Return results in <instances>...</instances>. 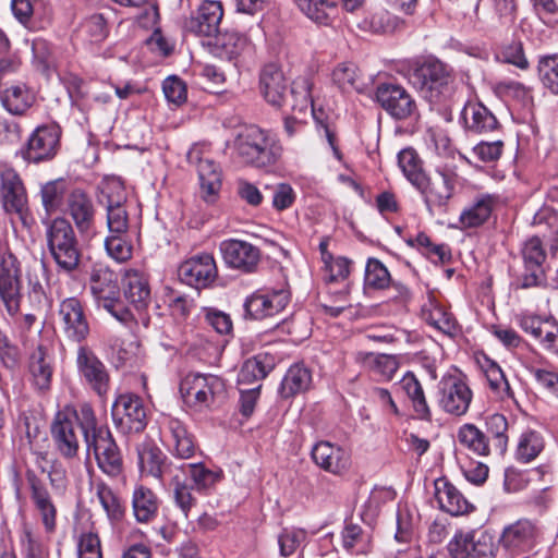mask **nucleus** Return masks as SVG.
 <instances>
[{
    "label": "nucleus",
    "instance_id": "62",
    "mask_svg": "<svg viewBox=\"0 0 558 558\" xmlns=\"http://www.w3.org/2000/svg\"><path fill=\"white\" fill-rule=\"evenodd\" d=\"M306 541V532L302 529H284L278 535L280 554L289 557L298 551Z\"/></svg>",
    "mask_w": 558,
    "mask_h": 558
},
{
    "label": "nucleus",
    "instance_id": "37",
    "mask_svg": "<svg viewBox=\"0 0 558 558\" xmlns=\"http://www.w3.org/2000/svg\"><path fill=\"white\" fill-rule=\"evenodd\" d=\"M422 318L435 329L448 336H453L458 331L456 318L441 305L433 295H428L427 301L422 305Z\"/></svg>",
    "mask_w": 558,
    "mask_h": 558
},
{
    "label": "nucleus",
    "instance_id": "17",
    "mask_svg": "<svg viewBox=\"0 0 558 558\" xmlns=\"http://www.w3.org/2000/svg\"><path fill=\"white\" fill-rule=\"evenodd\" d=\"M290 301V292L284 289H259L246 298L244 310L253 319L275 316L286 308Z\"/></svg>",
    "mask_w": 558,
    "mask_h": 558
},
{
    "label": "nucleus",
    "instance_id": "32",
    "mask_svg": "<svg viewBox=\"0 0 558 558\" xmlns=\"http://www.w3.org/2000/svg\"><path fill=\"white\" fill-rule=\"evenodd\" d=\"M475 361L494 398L500 401L513 399V391L499 364L484 353L476 354Z\"/></svg>",
    "mask_w": 558,
    "mask_h": 558
},
{
    "label": "nucleus",
    "instance_id": "35",
    "mask_svg": "<svg viewBox=\"0 0 558 558\" xmlns=\"http://www.w3.org/2000/svg\"><path fill=\"white\" fill-rule=\"evenodd\" d=\"M461 118L465 129L473 133H487L498 128L496 117L482 102H466L462 110Z\"/></svg>",
    "mask_w": 558,
    "mask_h": 558
},
{
    "label": "nucleus",
    "instance_id": "27",
    "mask_svg": "<svg viewBox=\"0 0 558 558\" xmlns=\"http://www.w3.org/2000/svg\"><path fill=\"white\" fill-rule=\"evenodd\" d=\"M31 500L47 533H52L57 525V507L46 485L34 474H27Z\"/></svg>",
    "mask_w": 558,
    "mask_h": 558
},
{
    "label": "nucleus",
    "instance_id": "54",
    "mask_svg": "<svg viewBox=\"0 0 558 558\" xmlns=\"http://www.w3.org/2000/svg\"><path fill=\"white\" fill-rule=\"evenodd\" d=\"M390 282L391 277L385 265L377 258H369L365 267V288L371 290H383L388 288Z\"/></svg>",
    "mask_w": 558,
    "mask_h": 558
},
{
    "label": "nucleus",
    "instance_id": "18",
    "mask_svg": "<svg viewBox=\"0 0 558 558\" xmlns=\"http://www.w3.org/2000/svg\"><path fill=\"white\" fill-rule=\"evenodd\" d=\"M524 274L520 278L521 288L538 287L545 280L544 262L546 252L542 240L534 235L526 239L521 247Z\"/></svg>",
    "mask_w": 558,
    "mask_h": 558
},
{
    "label": "nucleus",
    "instance_id": "34",
    "mask_svg": "<svg viewBox=\"0 0 558 558\" xmlns=\"http://www.w3.org/2000/svg\"><path fill=\"white\" fill-rule=\"evenodd\" d=\"M123 294L136 310H144L150 302V287L147 277L135 269H128L122 279Z\"/></svg>",
    "mask_w": 558,
    "mask_h": 558
},
{
    "label": "nucleus",
    "instance_id": "28",
    "mask_svg": "<svg viewBox=\"0 0 558 558\" xmlns=\"http://www.w3.org/2000/svg\"><path fill=\"white\" fill-rule=\"evenodd\" d=\"M137 457L141 473L154 476L161 482L169 480L179 471L178 466L166 463V456L154 444H141L137 448Z\"/></svg>",
    "mask_w": 558,
    "mask_h": 558
},
{
    "label": "nucleus",
    "instance_id": "1",
    "mask_svg": "<svg viewBox=\"0 0 558 558\" xmlns=\"http://www.w3.org/2000/svg\"><path fill=\"white\" fill-rule=\"evenodd\" d=\"M95 423L94 410L87 403L82 404L78 409L65 405L59 410L51 425V435L61 456L64 458L75 457L80 448L78 430L87 444Z\"/></svg>",
    "mask_w": 558,
    "mask_h": 558
},
{
    "label": "nucleus",
    "instance_id": "15",
    "mask_svg": "<svg viewBox=\"0 0 558 558\" xmlns=\"http://www.w3.org/2000/svg\"><path fill=\"white\" fill-rule=\"evenodd\" d=\"M186 158L189 163L197 169L202 198L207 203H215L221 189L219 166L205 156L198 145H194L187 151Z\"/></svg>",
    "mask_w": 558,
    "mask_h": 558
},
{
    "label": "nucleus",
    "instance_id": "60",
    "mask_svg": "<svg viewBox=\"0 0 558 558\" xmlns=\"http://www.w3.org/2000/svg\"><path fill=\"white\" fill-rule=\"evenodd\" d=\"M100 203L107 205H121L126 203V193L122 181L110 177L102 180L100 184Z\"/></svg>",
    "mask_w": 558,
    "mask_h": 558
},
{
    "label": "nucleus",
    "instance_id": "25",
    "mask_svg": "<svg viewBox=\"0 0 558 558\" xmlns=\"http://www.w3.org/2000/svg\"><path fill=\"white\" fill-rule=\"evenodd\" d=\"M314 463L333 475L345 473L351 465L350 453L329 441H318L311 452Z\"/></svg>",
    "mask_w": 558,
    "mask_h": 558
},
{
    "label": "nucleus",
    "instance_id": "29",
    "mask_svg": "<svg viewBox=\"0 0 558 558\" xmlns=\"http://www.w3.org/2000/svg\"><path fill=\"white\" fill-rule=\"evenodd\" d=\"M161 435L165 445L177 458L190 459L194 456L196 447L179 420L165 418Z\"/></svg>",
    "mask_w": 558,
    "mask_h": 558
},
{
    "label": "nucleus",
    "instance_id": "57",
    "mask_svg": "<svg viewBox=\"0 0 558 558\" xmlns=\"http://www.w3.org/2000/svg\"><path fill=\"white\" fill-rule=\"evenodd\" d=\"M487 433L494 440V447L499 454H504L508 446V422L502 414H492L486 420Z\"/></svg>",
    "mask_w": 558,
    "mask_h": 558
},
{
    "label": "nucleus",
    "instance_id": "31",
    "mask_svg": "<svg viewBox=\"0 0 558 558\" xmlns=\"http://www.w3.org/2000/svg\"><path fill=\"white\" fill-rule=\"evenodd\" d=\"M222 16L223 9L220 1H203L195 14L191 17L189 28L201 36H217Z\"/></svg>",
    "mask_w": 558,
    "mask_h": 558
},
{
    "label": "nucleus",
    "instance_id": "36",
    "mask_svg": "<svg viewBox=\"0 0 558 558\" xmlns=\"http://www.w3.org/2000/svg\"><path fill=\"white\" fill-rule=\"evenodd\" d=\"M435 499L439 508L451 515L468 513L472 508L462 494L444 478L435 481Z\"/></svg>",
    "mask_w": 558,
    "mask_h": 558
},
{
    "label": "nucleus",
    "instance_id": "21",
    "mask_svg": "<svg viewBox=\"0 0 558 558\" xmlns=\"http://www.w3.org/2000/svg\"><path fill=\"white\" fill-rule=\"evenodd\" d=\"M219 251L228 267L244 272L255 270L260 253L253 244L236 239H228L219 244Z\"/></svg>",
    "mask_w": 558,
    "mask_h": 558
},
{
    "label": "nucleus",
    "instance_id": "10",
    "mask_svg": "<svg viewBox=\"0 0 558 558\" xmlns=\"http://www.w3.org/2000/svg\"><path fill=\"white\" fill-rule=\"evenodd\" d=\"M87 438V450L93 451L98 466L109 476H118L122 472L120 450L107 427L94 425V430Z\"/></svg>",
    "mask_w": 558,
    "mask_h": 558
},
{
    "label": "nucleus",
    "instance_id": "24",
    "mask_svg": "<svg viewBox=\"0 0 558 558\" xmlns=\"http://www.w3.org/2000/svg\"><path fill=\"white\" fill-rule=\"evenodd\" d=\"M376 99L396 119H407L415 110V102L401 86L383 84L377 87Z\"/></svg>",
    "mask_w": 558,
    "mask_h": 558
},
{
    "label": "nucleus",
    "instance_id": "4",
    "mask_svg": "<svg viewBox=\"0 0 558 558\" xmlns=\"http://www.w3.org/2000/svg\"><path fill=\"white\" fill-rule=\"evenodd\" d=\"M21 277V263L10 247L7 233L0 232V299L11 316L20 311Z\"/></svg>",
    "mask_w": 558,
    "mask_h": 558
},
{
    "label": "nucleus",
    "instance_id": "55",
    "mask_svg": "<svg viewBox=\"0 0 558 558\" xmlns=\"http://www.w3.org/2000/svg\"><path fill=\"white\" fill-rule=\"evenodd\" d=\"M108 255L118 263L128 262L133 254V245L128 233H109L105 240Z\"/></svg>",
    "mask_w": 558,
    "mask_h": 558
},
{
    "label": "nucleus",
    "instance_id": "19",
    "mask_svg": "<svg viewBox=\"0 0 558 558\" xmlns=\"http://www.w3.org/2000/svg\"><path fill=\"white\" fill-rule=\"evenodd\" d=\"M88 284L98 306L112 307V302L120 298L118 275L105 264L96 263L92 266Z\"/></svg>",
    "mask_w": 558,
    "mask_h": 558
},
{
    "label": "nucleus",
    "instance_id": "42",
    "mask_svg": "<svg viewBox=\"0 0 558 558\" xmlns=\"http://www.w3.org/2000/svg\"><path fill=\"white\" fill-rule=\"evenodd\" d=\"M331 81L343 93H362L366 86L357 66L351 62L337 64L331 72Z\"/></svg>",
    "mask_w": 558,
    "mask_h": 558
},
{
    "label": "nucleus",
    "instance_id": "22",
    "mask_svg": "<svg viewBox=\"0 0 558 558\" xmlns=\"http://www.w3.org/2000/svg\"><path fill=\"white\" fill-rule=\"evenodd\" d=\"M178 276L191 287H208L217 277V266L214 256L204 253L189 258L180 265Z\"/></svg>",
    "mask_w": 558,
    "mask_h": 558
},
{
    "label": "nucleus",
    "instance_id": "11",
    "mask_svg": "<svg viewBox=\"0 0 558 558\" xmlns=\"http://www.w3.org/2000/svg\"><path fill=\"white\" fill-rule=\"evenodd\" d=\"M314 82L311 75H301L293 80L290 89V96L288 95V102L286 106H289L291 110L298 111L300 113L306 112L311 110L314 119L320 124V128L324 132V135L330 145L333 155L337 159H341V154L336 146V136L328 124L318 120L315 108H314V95H313Z\"/></svg>",
    "mask_w": 558,
    "mask_h": 558
},
{
    "label": "nucleus",
    "instance_id": "13",
    "mask_svg": "<svg viewBox=\"0 0 558 558\" xmlns=\"http://www.w3.org/2000/svg\"><path fill=\"white\" fill-rule=\"evenodd\" d=\"M76 368L81 381L99 397L108 393L110 388V374L105 363L93 350L81 345L76 354Z\"/></svg>",
    "mask_w": 558,
    "mask_h": 558
},
{
    "label": "nucleus",
    "instance_id": "43",
    "mask_svg": "<svg viewBox=\"0 0 558 558\" xmlns=\"http://www.w3.org/2000/svg\"><path fill=\"white\" fill-rule=\"evenodd\" d=\"M3 107L12 114H23L32 107L34 94L24 84L12 85L0 92Z\"/></svg>",
    "mask_w": 558,
    "mask_h": 558
},
{
    "label": "nucleus",
    "instance_id": "26",
    "mask_svg": "<svg viewBox=\"0 0 558 558\" xmlns=\"http://www.w3.org/2000/svg\"><path fill=\"white\" fill-rule=\"evenodd\" d=\"M259 92L263 98L272 107L281 108L288 102L286 77L277 64L269 63L262 69Z\"/></svg>",
    "mask_w": 558,
    "mask_h": 558
},
{
    "label": "nucleus",
    "instance_id": "30",
    "mask_svg": "<svg viewBox=\"0 0 558 558\" xmlns=\"http://www.w3.org/2000/svg\"><path fill=\"white\" fill-rule=\"evenodd\" d=\"M536 530L529 520H519L504 529L500 543L509 554L526 553L534 547Z\"/></svg>",
    "mask_w": 558,
    "mask_h": 558
},
{
    "label": "nucleus",
    "instance_id": "33",
    "mask_svg": "<svg viewBox=\"0 0 558 558\" xmlns=\"http://www.w3.org/2000/svg\"><path fill=\"white\" fill-rule=\"evenodd\" d=\"M53 350L49 343L40 342L29 357V372L35 387L41 391L50 388L53 374Z\"/></svg>",
    "mask_w": 558,
    "mask_h": 558
},
{
    "label": "nucleus",
    "instance_id": "9",
    "mask_svg": "<svg viewBox=\"0 0 558 558\" xmlns=\"http://www.w3.org/2000/svg\"><path fill=\"white\" fill-rule=\"evenodd\" d=\"M447 550L452 558H496L498 546L487 531H457Z\"/></svg>",
    "mask_w": 558,
    "mask_h": 558
},
{
    "label": "nucleus",
    "instance_id": "39",
    "mask_svg": "<svg viewBox=\"0 0 558 558\" xmlns=\"http://www.w3.org/2000/svg\"><path fill=\"white\" fill-rule=\"evenodd\" d=\"M132 511L138 523H149L158 514L159 499L150 488L137 484L132 493Z\"/></svg>",
    "mask_w": 558,
    "mask_h": 558
},
{
    "label": "nucleus",
    "instance_id": "46",
    "mask_svg": "<svg viewBox=\"0 0 558 558\" xmlns=\"http://www.w3.org/2000/svg\"><path fill=\"white\" fill-rule=\"evenodd\" d=\"M400 385L409 399L412 401L413 409L422 420L430 418V410L427 404L423 387L415 375L408 372L401 379Z\"/></svg>",
    "mask_w": 558,
    "mask_h": 558
},
{
    "label": "nucleus",
    "instance_id": "50",
    "mask_svg": "<svg viewBox=\"0 0 558 558\" xmlns=\"http://www.w3.org/2000/svg\"><path fill=\"white\" fill-rule=\"evenodd\" d=\"M66 193V183L62 179L52 180L41 185L40 199L47 215L60 210Z\"/></svg>",
    "mask_w": 558,
    "mask_h": 558
},
{
    "label": "nucleus",
    "instance_id": "3",
    "mask_svg": "<svg viewBox=\"0 0 558 558\" xmlns=\"http://www.w3.org/2000/svg\"><path fill=\"white\" fill-rule=\"evenodd\" d=\"M47 248L58 269L74 272L82 258L78 239L72 223L64 217H56L46 223Z\"/></svg>",
    "mask_w": 558,
    "mask_h": 558
},
{
    "label": "nucleus",
    "instance_id": "41",
    "mask_svg": "<svg viewBox=\"0 0 558 558\" xmlns=\"http://www.w3.org/2000/svg\"><path fill=\"white\" fill-rule=\"evenodd\" d=\"M312 384V375L308 368L301 364L292 365L286 373L279 393L282 398H290L306 391Z\"/></svg>",
    "mask_w": 558,
    "mask_h": 558
},
{
    "label": "nucleus",
    "instance_id": "8",
    "mask_svg": "<svg viewBox=\"0 0 558 558\" xmlns=\"http://www.w3.org/2000/svg\"><path fill=\"white\" fill-rule=\"evenodd\" d=\"M425 184L416 187L422 192L429 210H442L453 196L459 182L457 166L442 163L435 168L430 175L425 174Z\"/></svg>",
    "mask_w": 558,
    "mask_h": 558
},
{
    "label": "nucleus",
    "instance_id": "20",
    "mask_svg": "<svg viewBox=\"0 0 558 558\" xmlns=\"http://www.w3.org/2000/svg\"><path fill=\"white\" fill-rule=\"evenodd\" d=\"M60 132L57 126H38L27 141L23 157L31 162H41L54 157L58 150Z\"/></svg>",
    "mask_w": 558,
    "mask_h": 558
},
{
    "label": "nucleus",
    "instance_id": "64",
    "mask_svg": "<svg viewBox=\"0 0 558 558\" xmlns=\"http://www.w3.org/2000/svg\"><path fill=\"white\" fill-rule=\"evenodd\" d=\"M77 558H102L101 543L97 533L89 531L80 535Z\"/></svg>",
    "mask_w": 558,
    "mask_h": 558
},
{
    "label": "nucleus",
    "instance_id": "16",
    "mask_svg": "<svg viewBox=\"0 0 558 558\" xmlns=\"http://www.w3.org/2000/svg\"><path fill=\"white\" fill-rule=\"evenodd\" d=\"M112 418L124 434L142 432L146 426V410L142 399L133 393L119 396L112 405Z\"/></svg>",
    "mask_w": 558,
    "mask_h": 558
},
{
    "label": "nucleus",
    "instance_id": "56",
    "mask_svg": "<svg viewBox=\"0 0 558 558\" xmlns=\"http://www.w3.org/2000/svg\"><path fill=\"white\" fill-rule=\"evenodd\" d=\"M544 449V439L542 435L535 430H526L522 433L517 456L518 459L523 462H530L534 460Z\"/></svg>",
    "mask_w": 558,
    "mask_h": 558
},
{
    "label": "nucleus",
    "instance_id": "53",
    "mask_svg": "<svg viewBox=\"0 0 558 558\" xmlns=\"http://www.w3.org/2000/svg\"><path fill=\"white\" fill-rule=\"evenodd\" d=\"M299 9L312 21L328 24L330 12L335 11V0H294Z\"/></svg>",
    "mask_w": 558,
    "mask_h": 558
},
{
    "label": "nucleus",
    "instance_id": "61",
    "mask_svg": "<svg viewBox=\"0 0 558 558\" xmlns=\"http://www.w3.org/2000/svg\"><path fill=\"white\" fill-rule=\"evenodd\" d=\"M114 2L125 5L142 8V12L137 15L138 24L144 28H153L157 25L159 13L156 4L151 0H113Z\"/></svg>",
    "mask_w": 558,
    "mask_h": 558
},
{
    "label": "nucleus",
    "instance_id": "52",
    "mask_svg": "<svg viewBox=\"0 0 558 558\" xmlns=\"http://www.w3.org/2000/svg\"><path fill=\"white\" fill-rule=\"evenodd\" d=\"M20 548L23 558H48L49 551L47 546L40 541L38 534L33 529L24 524L20 532Z\"/></svg>",
    "mask_w": 558,
    "mask_h": 558
},
{
    "label": "nucleus",
    "instance_id": "14",
    "mask_svg": "<svg viewBox=\"0 0 558 558\" xmlns=\"http://www.w3.org/2000/svg\"><path fill=\"white\" fill-rule=\"evenodd\" d=\"M65 213L82 238L96 234V207L92 197L82 189L72 190L65 198Z\"/></svg>",
    "mask_w": 558,
    "mask_h": 558
},
{
    "label": "nucleus",
    "instance_id": "44",
    "mask_svg": "<svg viewBox=\"0 0 558 558\" xmlns=\"http://www.w3.org/2000/svg\"><path fill=\"white\" fill-rule=\"evenodd\" d=\"M216 45L221 49V56L229 60H236L253 51L250 39L235 31L220 34L217 37Z\"/></svg>",
    "mask_w": 558,
    "mask_h": 558
},
{
    "label": "nucleus",
    "instance_id": "23",
    "mask_svg": "<svg viewBox=\"0 0 558 558\" xmlns=\"http://www.w3.org/2000/svg\"><path fill=\"white\" fill-rule=\"evenodd\" d=\"M59 317L65 336L75 341H83L89 333V325L80 300L68 298L59 307Z\"/></svg>",
    "mask_w": 558,
    "mask_h": 558
},
{
    "label": "nucleus",
    "instance_id": "58",
    "mask_svg": "<svg viewBox=\"0 0 558 558\" xmlns=\"http://www.w3.org/2000/svg\"><path fill=\"white\" fill-rule=\"evenodd\" d=\"M168 481L169 484L173 486L174 501L186 518L190 510L196 504V499L192 495V488L184 482V477L178 472L172 474Z\"/></svg>",
    "mask_w": 558,
    "mask_h": 558
},
{
    "label": "nucleus",
    "instance_id": "63",
    "mask_svg": "<svg viewBox=\"0 0 558 558\" xmlns=\"http://www.w3.org/2000/svg\"><path fill=\"white\" fill-rule=\"evenodd\" d=\"M269 367H266L260 356L246 360L238 375V384L246 385L262 380L267 376Z\"/></svg>",
    "mask_w": 558,
    "mask_h": 558
},
{
    "label": "nucleus",
    "instance_id": "2",
    "mask_svg": "<svg viewBox=\"0 0 558 558\" xmlns=\"http://www.w3.org/2000/svg\"><path fill=\"white\" fill-rule=\"evenodd\" d=\"M233 148L242 162L256 168L275 165L281 155V146L276 136L255 124L238 130Z\"/></svg>",
    "mask_w": 558,
    "mask_h": 558
},
{
    "label": "nucleus",
    "instance_id": "6",
    "mask_svg": "<svg viewBox=\"0 0 558 558\" xmlns=\"http://www.w3.org/2000/svg\"><path fill=\"white\" fill-rule=\"evenodd\" d=\"M225 390L221 378L211 374H187L180 384L183 402L190 409L202 412L209 409Z\"/></svg>",
    "mask_w": 558,
    "mask_h": 558
},
{
    "label": "nucleus",
    "instance_id": "45",
    "mask_svg": "<svg viewBox=\"0 0 558 558\" xmlns=\"http://www.w3.org/2000/svg\"><path fill=\"white\" fill-rule=\"evenodd\" d=\"M178 473L185 478L190 475L197 490H204L213 487L221 481L223 474L221 470H210L203 463H185L178 466Z\"/></svg>",
    "mask_w": 558,
    "mask_h": 558
},
{
    "label": "nucleus",
    "instance_id": "59",
    "mask_svg": "<svg viewBox=\"0 0 558 558\" xmlns=\"http://www.w3.org/2000/svg\"><path fill=\"white\" fill-rule=\"evenodd\" d=\"M537 69L543 86L551 94L558 95V54L541 58Z\"/></svg>",
    "mask_w": 558,
    "mask_h": 558
},
{
    "label": "nucleus",
    "instance_id": "7",
    "mask_svg": "<svg viewBox=\"0 0 558 558\" xmlns=\"http://www.w3.org/2000/svg\"><path fill=\"white\" fill-rule=\"evenodd\" d=\"M411 83L430 102H439L451 89L452 77L447 66L436 59L425 60L411 74Z\"/></svg>",
    "mask_w": 558,
    "mask_h": 558
},
{
    "label": "nucleus",
    "instance_id": "49",
    "mask_svg": "<svg viewBox=\"0 0 558 558\" xmlns=\"http://www.w3.org/2000/svg\"><path fill=\"white\" fill-rule=\"evenodd\" d=\"M398 165L405 178L415 187H421L425 184V172L422 169L421 160L414 149H402L398 155Z\"/></svg>",
    "mask_w": 558,
    "mask_h": 558
},
{
    "label": "nucleus",
    "instance_id": "48",
    "mask_svg": "<svg viewBox=\"0 0 558 558\" xmlns=\"http://www.w3.org/2000/svg\"><path fill=\"white\" fill-rule=\"evenodd\" d=\"M458 441L477 456H488L490 452L487 436L475 425L464 424L457 434Z\"/></svg>",
    "mask_w": 558,
    "mask_h": 558
},
{
    "label": "nucleus",
    "instance_id": "12",
    "mask_svg": "<svg viewBox=\"0 0 558 558\" xmlns=\"http://www.w3.org/2000/svg\"><path fill=\"white\" fill-rule=\"evenodd\" d=\"M472 398L471 388L460 375H446L438 383V405L450 415H464L470 408Z\"/></svg>",
    "mask_w": 558,
    "mask_h": 558
},
{
    "label": "nucleus",
    "instance_id": "5",
    "mask_svg": "<svg viewBox=\"0 0 558 558\" xmlns=\"http://www.w3.org/2000/svg\"><path fill=\"white\" fill-rule=\"evenodd\" d=\"M0 201L5 214L11 218L14 227V217L24 226H28L29 209L25 185L20 174L11 167L0 168Z\"/></svg>",
    "mask_w": 558,
    "mask_h": 558
},
{
    "label": "nucleus",
    "instance_id": "40",
    "mask_svg": "<svg viewBox=\"0 0 558 558\" xmlns=\"http://www.w3.org/2000/svg\"><path fill=\"white\" fill-rule=\"evenodd\" d=\"M341 537L343 548L352 555H366L373 548L371 531L360 524L347 523L342 530Z\"/></svg>",
    "mask_w": 558,
    "mask_h": 558
},
{
    "label": "nucleus",
    "instance_id": "38",
    "mask_svg": "<svg viewBox=\"0 0 558 558\" xmlns=\"http://www.w3.org/2000/svg\"><path fill=\"white\" fill-rule=\"evenodd\" d=\"M356 360L368 372L377 376L379 381H390L400 367L398 356L391 354L360 352Z\"/></svg>",
    "mask_w": 558,
    "mask_h": 558
},
{
    "label": "nucleus",
    "instance_id": "51",
    "mask_svg": "<svg viewBox=\"0 0 558 558\" xmlns=\"http://www.w3.org/2000/svg\"><path fill=\"white\" fill-rule=\"evenodd\" d=\"M494 198L490 195L480 197L470 208L460 216L464 228H475L484 223L493 210Z\"/></svg>",
    "mask_w": 558,
    "mask_h": 558
},
{
    "label": "nucleus",
    "instance_id": "47",
    "mask_svg": "<svg viewBox=\"0 0 558 558\" xmlns=\"http://www.w3.org/2000/svg\"><path fill=\"white\" fill-rule=\"evenodd\" d=\"M95 494L110 521H120L125 507L121 498L104 482H96L94 485Z\"/></svg>",
    "mask_w": 558,
    "mask_h": 558
}]
</instances>
